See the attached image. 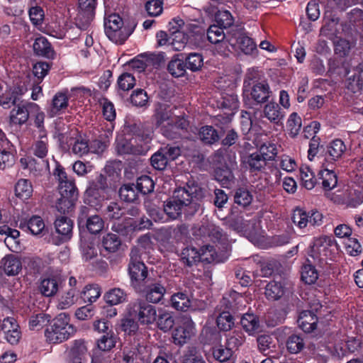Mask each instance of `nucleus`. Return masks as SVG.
Masks as SVG:
<instances>
[{
	"label": "nucleus",
	"instance_id": "50",
	"mask_svg": "<svg viewBox=\"0 0 363 363\" xmlns=\"http://www.w3.org/2000/svg\"><path fill=\"white\" fill-rule=\"evenodd\" d=\"M257 152L262 155L267 162L274 160L278 154L277 145L269 141L262 143L258 147Z\"/></svg>",
	"mask_w": 363,
	"mask_h": 363
},
{
	"label": "nucleus",
	"instance_id": "64",
	"mask_svg": "<svg viewBox=\"0 0 363 363\" xmlns=\"http://www.w3.org/2000/svg\"><path fill=\"white\" fill-rule=\"evenodd\" d=\"M135 186L139 192L147 194L153 191L155 183L149 176L143 175L138 178Z\"/></svg>",
	"mask_w": 363,
	"mask_h": 363
},
{
	"label": "nucleus",
	"instance_id": "33",
	"mask_svg": "<svg viewBox=\"0 0 363 363\" xmlns=\"http://www.w3.org/2000/svg\"><path fill=\"white\" fill-rule=\"evenodd\" d=\"M330 240L327 236L315 238L311 247L310 256L314 259H320L321 253L330 245Z\"/></svg>",
	"mask_w": 363,
	"mask_h": 363
},
{
	"label": "nucleus",
	"instance_id": "28",
	"mask_svg": "<svg viewBox=\"0 0 363 363\" xmlns=\"http://www.w3.org/2000/svg\"><path fill=\"white\" fill-rule=\"evenodd\" d=\"M264 116L272 123H281L285 113L278 104L270 102L265 105L264 108Z\"/></svg>",
	"mask_w": 363,
	"mask_h": 363
},
{
	"label": "nucleus",
	"instance_id": "15",
	"mask_svg": "<svg viewBox=\"0 0 363 363\" xmlns=\"http://www.w3.org/2000/svg\"><path fill=\"white\" fill-rule=\"evenodd\" d=\"M195 334L194 323L191 320H187L182 325L177 327L172 333L173 342L175 345L182 346Z\"/></svg>",
	"mask_w": 363,
	"mask_h": 363
},
{
	"label": "nucleus",
	"instance_id": "41",
	"mask_svg": "<svg viewBox=\"0 0 363 363\" xmlns=\"http://www.w3.org/2000/svg\"><path fill=\"white\" fill-rule=\"evenodd\" d=\"M287 350L291 354L300 352L305 347V341L301 334H292L286 340Z\"/></svg>",
	"mask_w": 363,
	"mask_h": 363
},
{
	"label": "nucleus",
	"instance_id": "46",
	"mask_svg": "<svg viewBox=\"0 0 363 363\" xmlns=\"http://www.w3.org/2000/svg\"><path fill=\"white\" fill-rule=\"evenodd\" d=\"M186 69L185 62L176 56L171 60L167 65L168 72L174 77L184 76L186 73Z\"/></svg>",
	"mask_w": 363,
	"mask_h": 363
},
{
	"label": "nucleus",
	"instance_id": "24",
	"mask_svg": "<svg viewBox=\"0 0 363 363\" xmlns=\"http://www.w3.org/2000/svg\"><path fill=\"white\" fill-rule=\"evenodd\" d=\"M68 106V97L65 94L57 92L52 98L48 114L54 117L65 112Z\"/></svg>",
	"mask_w": 363,
	"mask_h": 363
},
{
	"label": "nucleus",
	"instance_id": "17",
	"mask_svg": "<svg viewBox=\"0 0 363 363\" xmlns=\"http://www.w3.org/2000/svg\"><path fill=\"white\" fill-rule=\"evenodd\" d=\"M145 283V287L143 289V293L145 301L154 303H159L166 292L165 287L160 282L150 281V279H147Z\"/></svg>",
	"mask_w": 363,
	"mask_h": 363
},
{
	"label": "nucleus",
	"instance_id": "60",
	"mask_svg": "<svg viewBox=\"0 0 363 363\" xmlns=\"http://www.w3.org/2000/svg\"><path fill=\"white\" fill-rule=\"evenodd\" d=\"M200 139L206 144H213L219 140V135L212 126L206 125L201 128L199 131Z\"/></svg>",
	"mask_w": 363,
	"mask_h": 363
},
{
	"label": "nucleus",
	"instance_id": "35",
	"mask_svg": "<svg viewBox=\"0 0 363 363\" xmlns=\"http://www.w3.org/2000/svg\"><path fill=\"white\" fill-rule=\"evenodd\" d=\"M15 195L21 199H28L33 194L31 182L26 179H20L15 185Z\"/></svg>",
	"mask_w": 363,
	"mask_h": 363
},
{
	"label": "nucleus",
	"instance_id": "4",
	"mask_svg": "<svg viewBox=\"0 0 363 363\" xmlns=\"http://www.w3.org/2000/svg\"><path fill=\"white\" fill-rule=\"evenodd\" d=\"M128 312L133 319L137 320L143 325L152 324L157 320L155 306L145 300L137 299L130 303L128 306Z\"/></svg>",
	"mask_w": 363,
	"mask_h": 363
},
{
	"label": "nucleus",
	"instance_id": "23",
	"mask_svg": "<svg viewBox=\"0 0 363 363\" xmlns=\"http://www.w3.org/2000/svg\"><path fill=\"white\" fill-rule=\"evenodd\" d=\"M34 52L38 55L48 59H54L55 52L52 49L51 44L45 37L40 36L37 38L33 43Z\"/></svg>",
	"mask_w": 363,
	"mask_h": 363
},
{
	"label": "nucleus",
	"instance_id": "48",
	"mask_svg": "<svg viewBox=\"0 0 363 363\" xmlns=\"http://www.w3.org/2000/svg\"><path fill=\"white\" fill-rule=\"evenodd\" d=\"M245 341L243 333L240 330H235L226 336V345L233 352L241 346Z\"/></svg>",
	"mask_w": 363,
	"mask_h": 363
},
{
	"label": "nucleus",
	"instance_id": "59",
	"mask_svg": "<svg viewBox=\"0 0 363 363\" xmlns=\"http://www.w3.org/2000/svg\"><path fill=\"white\" fill-rule=\"evenodd\" d=\"M184 62L186 69H190L191 72H196L202 67L203 58L199 53L191 52L186 57Z\"/></svg>",
	"mask_w": 363,
	"mask_h": 363
},
{
	"label": "nucleus",
	"instance_id": "34",
	"mask_svg": "<svg viewBox=\"0 0 363 363\" xmlns=\"http://www.w3.org/2000/svg\"><path fill=\"white\" fill-rule=\"evenodd\" d=\"M56 232L62 235L65 239H69L73 228V222L66 216L57 218L55 222Z\"/></svg>",
	"mask_w": 363,
	"mask_h": 363
},
{
	"label": "nucleus",
	"instance_id": "25",
	"mask_svg": "<svg viewBox=\"0 0 363 363\" xmlns=\"http://www.w3.org/2000/svg\"><path fill=\"white\" fill-rule=\"evenodd\" d=\"M132 143L135 144L136 149L143 150L138 152V155H145L150 149L149 144L152 140L151 133L150 131L139 130L132 137Z\"/></svg>",
	"mask_w": 363,
	"mask_h": 363
},
{
	"label": "nucleus",
	"instance_id": "18",
	"mask_svg": "<svg viewBox=\"0 0 363 363\" xmlns=\"http://www.w3.org/2000/svg\"><path fill=\"white\" fill-rule=\"evenodd\" d=\"M121 245V240L117 234L107 233L101 239L100 253L103 257H107L110 255L116 252Z\"/></svg>",
	"mask_w": 363,
	"mask_h": 363
},
{
	"label": "nucleus",
	"instance_id": "63",
	"mask_svg": "<svg viewBox=\"0 0 363 363\" xmlns=\"http://www.w3.org/2000/svg\"><path fill=\"white\" fill-rule=\"evenodd\" d=\"M76 200V198L61 196L56 203L57 211L62 214L69 213L72 211Z\"/></svg>",
	"mask_w": 363,
	"mask_h": 363
},
{
	"label": "nucleus",
	"instance_id": "56",
	"mask_svg": "<svg viewBox=\"0 0 363 363\" xmlns=\"http://www.w3.org/2000/svg\"><path fill=\"white\" fill-rule=\"evenodd\" d=\"M48 139L46 134H40L39 139L33 144V154L39 158L46 157L48 152Z\"/></svg>",
	"mask_w": 363,
	"mask_h": 363
},
{
	"label": "nucleus",
	"instance_id": "11",
	"mask_svg": "<svg viewBox=\"0 0 363 363\" xmlns=\"http://www.w3.org/2000/svg\"><path fill=\"white\" fill-rule=\"evenodd\" d=\"M347 152L345 142L339 138L329 142L325 150V160L329 164H335L342 160Z\"/></svg>",
	"mask_w": 363,
	"mask_h": 363
},
{
	"label": "nucleus",
	"instance_id": "53",
	"mask_svg": "<svg viewBox=\"0 0 363 363\" xmlns=\"http://www.w3.org/2000/svg\"><path fill=\"white\" fill-rule=\"evenodd\" d=\"M135 144L132 143V138L126 139V138H121L117 140L116 143V149L119 154H133L138 155L139 152L142 150H138L136 149Z\"/></svg>",
	"mask_w": 363,
	"mask_h": 363
},
{
	"label": "nucleus",
	"instance_id": "62",
	"mask_svg": "<svg viewBox=\"0 0 363 363\" xmlns=\"http://www.w3.org/2000/svg\"><path fill=\"white\" fill-rule=\"evenodd\" d=\"M223 28L217 25H211L207 30V38L213 44L223 42L225 39Z\"/></svg>",
	"mask_w": 363,
	"mask_h": 363
},
{
	"label": "nucleus",
	"instance_id": "37",
	"mask_svg": "<svg viewBox=\"0 0 363 363\" xmlns=\"http://www.w3.org/2000/svg\"><path fill=\"white\" fill-rule=\"evenodd\" d=\"M258 350L267 356L273 352L276 348V343L273 337L269 335H262L257 338Z\"/></svg>",
	"mask_w": 363,
	"mask_h": 363
},
{
	"label": "nucleus",
	"instance_id": "26",
	"mask_svg": "<svg viewBox=\"0 0 363 363\" xmlns=\"http://www.w3.org/2000/svg\"><path fill=\"white\" fill-rule=\"evenodd\" d=\"M240 324L249 335H253L260 331L259 319L253 313L244 314L241 318Z\"/></svg>",
	"mask_w": 363,
	"mask_h": 363
},
{
	"label": "nucleus",
	"instance_id": "31",
	"mask_svg": "<svg viewBox=\"0 0 363 363\" xmlns=\"http://www.w3.org/2000/svg\"><path fill=\"white\" fill-rule=\"evenodd\" d=\"M173 113L168 105L161 103L157 104L154 114L155 125L157 127H162L164 122H167V123L170 122Z\"/></svg>",
	"mask_w": 363,
	"mask_h": 363
},
{
	"label": "nucleus",
	"instance_id": "19",
	"mask_svg": "<svg viewBox=\"0 0 363 363\" xmlns=\"http://www.w3.org/2000/svg\"><path fill=\"white\" fill-rule=\"evenodd\" d=\"M298 327L305 333H310L314 331L318 323L317 315L311 311H303L300 313L297 320Z\"/></svg>",
	"mask_w": 363,
	"mask_h": 363
},
{
	"label": "nucleus",
	"instance_id": "20",
	"mask_svg": "<svg viewBox=\"0 0 363 363\" xmlns=\"http://www.w3.org/2000/svg\"><path fill=\"white\" fill-rule=\"evenodd\" d=\"M229 228L238 233L252 234L255 230L256 220L255 219L245 220L242 217L234 218L228 222Z\"/></svg>",
	"mask_w": 363,
	"mask_h": 363
},
{
	"label": "nucleus",
	"instance_id": "29",
	"mask_svg": "<svg viewBox=\"0 0 363 363\" xmlns=\"http://www.w3.org/2000/svg\"><path fill=\"white\" fill-rule=\"evenodd\" d=\"M19 228L24 230H29L33 235L40 234L45 228V223L41 217L33 216L28 220H21Z\"/></svg>",
	"mask_w": 363,
	"mask_h": 363
},
{
	"label": "nucleus",
	"instance_id": "12",
	"mask_svg": "<svg viewBox=\"0 0 363 363\" xmlns=\"http://www.w3.org/2000/svg\"><path fill=\"white\" fill-rule=\"evenodd\" d=\"M189 122L184 116L172 118L170 122L162 127V134L170 139H175L180 136V130H187Z\"/></svg>",
	"mask_w": 363,
	"mask_h": 363
},
{
	"label": "nucleus",
	"instance_id": "9",
	"mask_svg": "<svg viewBox=\"0 0 363 363\" xmlns=\"http://www.w3.org/2000/svg\"><path fill=\"white\" fill-rule=\"evenodd\" d=\"M96 0H79V9L75 18L76 25L81 30H86L95 16Z\"/></svg>",
	"mask_w": 363,
	"mask_h": 363
},
{
	"label": "nucleus",
	"instance_id": "38",
	"mask_svg": "<svg viewBox=\"0 0 363 363\" xmlns=\"http://www.w3.org/2000/svg\"><path fill=\"white\" fill-rule=\"evenodd\" d=\"M138 190L134 184H123L119 189V196L125 202L132 203L138 199Z\"/></svg>",
	"mask_w": 363,
	"mask_h": 363
},
{
	"label": "nucleus",
	"instance_id": "30",
	"mask_svg": "<svg viewBox=\"0 0 363 363\" xmlns=\"http://www.w3.org/2000/svg\"><path fill=\"white\" fill-rule=\"evenodd\" d=\"M128 274L133 285L146 281L147 269L145 264H128Z\"/></svg>",
	"mask_w": 363,
	"mask_h": 363
},
{
	"label": "nucleus",
	"instance_id": "44",
	"mask_svg": "<svg viewBox=\"0 0 363 363\" xmlns=\"http://www.w3.org/2000/svg\"><path fill=\"white\" fill-rule=\"evenodd\" d=\"M302 120L300 116L296 112L289 115L286 122V128L291 138H296L301 130Z\"/></svg>",
	"mask_w": 363,
	"mask_h": 363
},
{
	"label": "nucleus",
	"instance_id": "57",
	"mask_svg": "<svg viewBox=\"0 0 363 363\" xmlns=\"http://www.w3.org/2000/svg\"><path fill=\"white\" fill-rule=\"evenodd\" d=\"M101 296V289L99 285H87L81 293V298L84 301L93 303L95 302Z\"/></svg>",
	"mask_w": 363,
	"mask_h": 363
},
{
	"label": "nucleus",
	"instance_id": "6",
	"mask_svg": "<svg viewBox=\"0 0 363 363\" xmlns=\"http://www.w3.org/2000/svg\"><path fill=\"white\" fill-rule=\"evenodd\" d=\"M37 109L34 102H20L10 111L9 124L10 126H22L26 124L32 111Z\"/></svg>",
	"mask_w": 363,
	"mask_h": 363
},
{
	"label": "nucleus",
	"instance_id": "2",
	"mask_svg": "<svg viewBox=\"0 0 363 363\" xmlns=\"http://www.w3.org/2000/svg\"><path fill=\"white\" fill-rule=\"evenodd\" d=\"M69 315L61 313L45 330L46 341L49 343L58 344L67 340L72 336L76 330L69 323Z\"/></svg>",
	"mask_w": 363,
	"mask_h": 363
},
{
	"label": "nucleus",
	"instance_id": "39",
	"mask_svg": "<svg viewBox=\"0 0 363 363\" xmlns=\"http://www.w3.org/2000/svg\"><path fill=\"white\" fill-rule=\"evenodd\" d=\"M264 294L267 299L276 301L284 295V289L281 282L271 281L267 284Z\"/></svg>",
	"mask_w": 363,
	"mask_h": 363
},
{
	"label": "nucleus",
	"instance_id": "45",
	"mask_svg": "<svg viewBox=\"0 0 363 363\" xmlns=\"http://www.w3.org/2000/svg\"><path fill=\"white\" fill-rule=\"evenodd\" d=\"M104 216L108 220H119L125 215V209L116 201L110 202L104 211Z\"/></svg>",
	"mask_w": 363,
	"mask_h": 363
},
{
	"label": "nucleus",
	"instance_id": "55",
	"mask_svg": "<svg viewBox=\"0 0 363 363\" xmlns=\"http://www.w3.org/2000/svg\"><path fill=\"white\" fill-rule=\"evenodd\" d=\"M68 143L72 145V153L78 157H82L89 152V148L88 143L86 140L82 139L81 137L77 138H70Z\"/></svg>",
	"mask_w": 363,
	"mask_h": 363
},
{
	"label": "nucleus",
	"instance_id": "16",
	"mask_svg": "<svg viewBox=\"0 0 363 363\" xmlns=\"http://www.w3.org/2000/svg\"><path fill=\"white\" fill-rule=\"evenodd\" d=\"M61 284L62 279L60 276L50 275L40 279L38 289L43 296L52 297L57 293Z\"/></svg>",
	"mask_w": 363,
	"mask_h": 363
},
{
	"label": "nucleus",
	"instance_id": "36",
	"mask_svg": "<svg viewBox=\"0 0 363 363\" xmlns=\"http://www.w3.org/2000/svg\"><path fill=\"white\" fill-rule=\"evenodd\" d=\"M171 304L177 311H186L190 308L191 302L186 294L178 292L172 296Z\"/></svg>",
	"mask_w": 363,
	"mask_h": 363
},
{
	"label": "nucleus",
	"instance_id": "32",
	"mask_svg": "<svg viewBox=\"0 0 363 363\" xmlns=\"http://www.w3.org/2000/svg\"><path fill=\"white\" fill-rule=\"evenodd\" d=\"M143 347H135L129 350L124 349L123 352V361L124 363H145V356Z\"/></svg>",
	"mask_w": 363,
	"mask_h": 363
},
{
	"label": "nucleus",
	"instance_id": "49",
	"mask_svg": "<svg viewBox=\"0 0 363 363\" xmlns=\"http://www.w3.org/2000/svg\"><path fill=\"white\" fill-rule=\"evenodd\" d=\"M50 315L44 313L33 314L29 318V328L33 330H39L50 322Z\"/></svg>",
	"mask_w": 363,
	"mask_h": 363
},
{
	"label": "nucleus",
	"instance_id": "13",
	"mask_svg": "<svg viewBox=\"0 0 363 363\" xmlns=\"http://www.w3.org/2000/svg\"><path fill=\"white\" fill-rule=\"evenodd\" d=\"M228 41L235 49L240 50L245 55H254L257 52L256 43L245 33H235Z\"/></svg>",
	"mask_w": 363,
	"mask_h": 363
},
{
	"label": "nucleus",
	"instance_id": "21",
	"mask_svg": "<svg viewBox=\"0 0 363 363\" xmlns=\"http://www.w3.org/2000/svg\"><path fill=\"white\" fill-rule=\"evenodd\" d=\"M0 268L8 276L17 275L22 269L21 259L14 255H7L0 261Z\"/></svg>",
	"mask_w": 363,
	"mask_h": 363
},
{
	"label": "nucleus",
	"instance_id": "22",
	"mask_svg": "<svg viewBox=\"0 0 363 363\" xmlns=\"http://www.w3.org/2000/svg\"><path fill=\"white\" fill-rule=\"evenodd\" d=\"M87 347L83 340H76L69 352L68 363H82L86 359Z\"/></svg>",
	"mask_w": 363,
	"mask_h": 363
},
{
	"label": "nucleus",
	"instance_id": "51",
	"mask_svg": "<svg viewBox=\"0 0 363 363\" xmlns=\"http://www.w3.org/2000/svg\"><path fill=\"white\" fill-rule=\"evenodd\" d=\"M216 324L220 330L227 332L234 326L235 319L229 311H223L217 317Z\"/></svg>",
	"mask_w": 363,
	"mask_h": 363
},
{
	"label": "nucleus",
	"instance_id": "42",
	"mask_svg": "<svg viewBox=\"0 0 363 363\" xmlns=\"http://www.w3.org/2000/svg\"><path fill=\"white\" fill-rule=\"evenodd\" d=\"M300 177L302 181V185L309 190L313 189L318 182L314 172L308 166H302L300 168Z\"/></svg>",
	"mask_w": 363,
	"mask_h": 363
},
{
	"label": "nucleus",
	"instance_id": "1",
	"mask_svg": "<svg viewBox=\"0 0 363 363\" xmlns=\"http://www.w3.org/2000/svg\"><path fill=\"white\" fill-rule=\"evenodd\" d=\"M197 186H184L177 189L172 198L164 203V212L170 220L194 216L199 209L200 203L196 196Z\"/></svg>",
	"mask_w": 363,
	"mask_h": 363
},
{
	"label": "nucleus",
	"instance_id": "43",
	"mask_svg": "<svg viewBox=\"0 0 363 363\" xmlns=\"http://www.w3.org/2000/svg\"><path fill=\"white\" fill-rule=\"evenodd\" d=\"M319 179H322L323 187L325 190H330L335 188L337 184V178L333 170L324 169L318 172Z\"/></svg>",
	"mask_w": 363,
	"mask_h": 363
},
{
	"label": "nucleus",
	"instance_id": "5",
	"mask_svg": "<svg viewBox=\"0 0 363 363\" xmlns=\"http://www.w3.org/2000/svg\"><path fill=\"white\" fill-rule=\"evenodd\" d=\"M256 77L257 72L255 70H249L245 76L244 84L245 86L252 85L250 92L252 99L257 104H262L266 102L269 97V86L264 82L255 83Z\"/></svg>",
	"mask_w": 363,
	"mask_h": 363
},
{
	"label": "nucleus",
	"instance_id": "47",
	"mask_svg": "<svg viewBox=\"0 0 363 363\" xmlns=\"http://www.w3.org/2000/svg\"><path fill=\"white\" fill-rule=\"evenodd\" d=\"M215 179L220 183L223 187H228L233 182L234 175L232 171L227 167H218L215 170Z\"/></svg>",
	"mask_w": 363,
	"mask_h": 363
},
{
	"label": "nucleus",
	"instance_id": "8",
	"mask_svg": "<svg viewBox=\"0 0 363 363\" xmlns=\"http://www.w3.org/2000/svg\"><path fill=\"white\" fill-rule=\"evenodd\" d=\"M323 215L318 211L311 210L308 212L297 208L294 209L292 215L293 223L300 229L306 228L308 225L318 226L323 223Z\"/></svg>",
	"mask_w": 363,
	"mask_h": 363
},
{
	"label": "nucleus",
	"instance_id": "10",
	"mask_svg": "<svg viewBox=\"0 0 363 363\" xmlns=\"http://www.w3.org/2000/svg\"><path fill=\"white\" fill-rule=\"evenodd\" d=\"M89 209L82 206L78 216V225L79 228L86 227L91 234L100 233L104 227V221L99 215H89Z\"/></svg>",
	"mask_w": 363,
	"mask_h": 363
},
{
	"label": "nucleus",
	"instance_id": "52",
	"mask_svg": "<svg viewBox=\"0 0 363 363\" xmlns=\"http://www.w3.org/2000/svg\"><path fill=\"white\" fill-rule=\"evenodd\" d=\"M15 162V156L13 154V145L8 148H1L0 150V169H5L11 167Z\"/></svg>",
	"mask_w": 363,
	"mask_h": 363
},
{
	"label": "nucleus",
	"instance_id": "61",
	"mask_svg": "<svg viewBox=\"0 0 363 363\" xmlns=\"http://www.w3.org/2000/svg\"><path fill=\"white\" fill-rule=\"evenodd\" d=\"M58 188L60 196H68L71 198L77 199V188L75 186L74 180H72V179H69L68 180H66L65 182H61L60 184H59Z\"/></svg>",
	"mask_w": 363,
	"mask_h": 363
},
{
	"label": "nucleus",
	"instance_id": "54",
	"mask_svg": "<svg viewBox=\"0 0 363 363\" xmlns=\"http://www.w3.org/2000/svg\"><path fill=\"white\" fill-rule=\"evenodd\" d=\"M301 280L306 284H314L318 278V272L311 264H304L301 268Z\"/></svg>",
	"mask_w": 363,
	"mask_h": 363
},
{
	"label": "nucleus",
	"instance_id": "3",
	"mask_svg": "<svg viewBox=\"0 0 363 363\" xmlns=\"http://www.w3.org/2000/svg\"><path fill=\"white\" fill-rule=\"evenodd\" d=\"M104 30L112 42L123 44L132 33L133 28L125 26L118 14L112 13L104 18Z\"/></svg>",
	"mask_w": 363,
	"mask_h": 363
},
{
	"label": "nucleus",
	"instance_id": "7",
	"mask_svg": "<svg viewBox=\"0 0 363 363\" xmlns=\"http://www.w3.org/2000/svg\"><path fill=\"white\" fill-rule=\"evenodd\" d=\"M214 249L213 246L207 245L206 250L200 253L194 247H186L181 253V260L188 267H191L199 262H211L213 258Z\"/></svg>",
	"mask_w": 363,
	"mask_h": 363
},
{
	"label": "nucleus",
	"instance_id": "27",
	"mask_svg": "<svg viewBox=\"0 0 363 363\" xmlns=\"http://www.w3.org/2000/svg\"><path fill=\"white\" fill-rule=\"evenodd\" d=\"M118 340V335L113 330H111L106 334L101 335L96 340V345L100 351L109 352L116 347Z\"/></svg>",
	"mask_w": 363,
	"mask_h": 363
},
{
	"label": "nucleus",
	"instance_id": "58",
	"mask_svg": "<svg viewBox=\"0 0 363 363\" xmlns=\"http://www.w3.org/2000/svg\"><path fill=\"white\" fill-rule=\"evenodd\" d=\"M157 324L161 330L167 332L174 326V319L171 313L165 311H160L159 312Z\"/></svg>",
	"mask_w": 363,
	"mask_h": 363
},
{
	"label": "nucleus",
	"instance_id": "14",
	"mask_svg": "<svg viewBox=\"0 0 363 363\" xmlns=\"http://www.w3.org/2000/svg\"><path fill=\"white\" fill-rule=\"evenodd\" d=\"M241 162L244 168L254 174L264 170L267 164L265 159L257 151L242 155Z\"/></svg>",
	"mask_w": 363,
	"mask_h": 363
},
{
	"label": "nucleus",
	"instance_id": "40",
	"mask_svg": "<svg viewBox=\"0 0 363 363\" xmlns=\"http://www.w3.org/2000/svg\"><path fill=\"white\" fill-rule=\"evenodd\" d=\"M104 299L109 305L115 306L125 302L127 294L120 288H113L105 294Z\"/></svg>",
	"mask_w": 363,
	"mask_h": 363
}]
</instances>
